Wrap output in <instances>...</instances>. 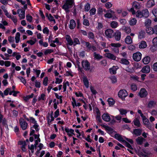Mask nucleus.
Segmentation results:
<instances>
[{"label":"nucleus","mask_w":157,"mask_h":157,"mask_svg":"<svg viewBox=\"0 0 157 157\" xmlns=\"http://www.w3.org/2000/svg\"><path fill=\"white\" fill-rule=\"evenodd\" d=\"M123 30L127 33H129L131 32V29L129 27L124 26L123 27Z\"/></svg>","instance_id":"33"},{"label":"nucleus","mask_w":157,"mask_h":157,"mask_svg":"<svg viewBox=\"0 0 157 157\" xmlns=\"http://www.w3.org/2000/svg\"><path fill=\"white\" fill-rule=\"evenodd\" d=\"M27 20L29 21L30 22H31L32 21L33 17H32L29 15V14H28L26 16Z\"/></svg>","instance_id":"51"},{"label":"nucleus","mask_w":157,"mask_h":157,"mask_svg":"<svg viewBox=\"0 0 157 157\" xmlns=\"http://www.w3.org/2000/svg\"><path fill=\"white\" fill-rule=\"evenodd\" d=\"M88 36L89 38L93 39L94 38V34L92 32H89L88 33Z\"/></svg>","instance_id":"55"},{"label":"nucleus","mask_w":157,"mask_h":157,"mask_svg":"<svg viewBox=\"0 0 157 157\" xmlns=\"http://www.w3.org/2000/svg\"><path fill=\"white\" fill-rule=\"evenodd\" d=\"M117 18L115 12L111 9L109 10V18L115 20Z\"/></svg>","instance_id":"7"},{"label":"nucleus","mask_w":157,"mask_h":157,"mask_svg":"<svg viewBox=\"0 0 157 157\" xmlns=\"http://www.w3.org/2000/svg\"><path fill=\"white\" fill-rule=\"evenodd\" d=\"M118 23L116 21H112L110 23V26L113 29L116 28L118 26Z\"/></svg>","instance_id":"28"},{"label":"nucleus","mask_w":157,"mask_h":157,"mask_svg":"<svg viewBox=\"0 0 157 157\" xmlns=\"http://www.w3.org/2000/svg\"><path fill=\"white\" fill-rule=\"evenodd\" d=\"M136 15L137 17L141 18L143 17L142 12L140 10H138L136 12Z\"/></svg>","instance_id":"37"},{"label":"nucleus","mask_w":157,"mask_h":157,"mask_svg":"<svg viewBox=\"0 0 157 157\" xmlns=\"http://www.w3.org/2000/svg\"><path fill=\"white\" fill-rule=\"evenodd\" d=\"M140 117L136 118L134 119L133 121V123L134 125L137 127H140L141 125V124L140 121Z\"/></svg>","instance_id":"10"},{"label":"nucleus","mask_w":157,"mask_h":157,"mask_svg":"<svg viewBox=\"0 0 157 157\" xmlns=\"http://www.w3.org/2000/svg\"><path fill=\"white\" fill-rule=\"evenodd\" d=\"M153 69L155 71H157V62L154 63L153 65Z\"/></svg>","instance_id":"64"},{"label":"nucleus","mask_w":157,"mask_h":157,"mask_svg":"<svg viewBox=\"0 0 157 157\" xmlns=\"http://www.w3.org/2000/svg\"><path fill=\"white\" fill-rule=\"evenodd\" d=\"M53 52V51L52 49H47L44 52V54L46 55L48 53H50Z\"/></svg>","instance_id":"54"},{"label":"nucleus","mask_w":157,"mask_h":157,"mask_svg":"<svg viewBox=\"0 0 157 157\" xmlns=\"http://www.w3.org/2000/svg\"><path fill=\"white\" fill-rule=\"evenodd\" d=\"M30 122L33 124H37V121L33 117H30Z\"/></svg>","instance_id":"49"},{"label":"nucleus","mask_w":157,"mask_h":157,"mask_svg":"<svg viewBox=\"0 0 157 157\" xmlns=\"http://www.w3.org/2000/svg\"><path fill=\"white\" fill-rule=\"evenodd\" d=\"M82 137L88 142H91L92 140L90 138V136L88 135L86 138L85 137L84 135L82 136Z\"/></svg>","instance_id":"43"},{"label":"nucleus","mask_w":157,"mask_h":157,"mask_svg":"<svg viewBox=\"0 0 157 157\" xmlns=\"http://www.w3.org/2000/svg\"><path fill=\"white\" fill-rule=\"evenodd\" d=\"M83 25H86V26H89V21L88 20L86 19H84V20L83 23Z\"/></svg>","instance_id":"62"},{"label":"nucleus","mask_w":157,"mask_h":157,"mask_svg":"<svg viewBox=\"0 0 157 157\" xmlns=\"http://www.w3.org/2000/svg\"><path fill=\"white\" fill-rule=\"evenodd\" d=\"M20 124L22 130H25L28 126V123L22 118H20L19 120Z\"/></svg>","instance_id":"3"},{"label":"nucleus","mask_w":157,"mask_h":157,"mask_svg":"<svg viewBox=\"0 0 157 157\" xmlns=\"http://www.w3.org/2000/svg\"><path fill=\"white\" fill-rule=\"evenodd\" d=\"M147 91L144 88H141L139 93V95L142 98L145 97L147 95Z\"/></svg>","instance_id":"6"},{"label":"nucleus","mask_w":157,"mask_h":157,"mask_svg":"<svg viewBox=\"0 0 157 157\" xmlns=\"http://www.w3.org/2000/svg\"><path fill=\"white\" fill-rule=\"evenodd\" d=\"M146 31L147 33L149 34H152L154 33L153 28L150 27L146 28Z\"/></svg>","instance_id":"29"},{"label":"nucleus","mask_w":157,"mask_h":157,"mask_svg":"<svg viewBox=\"0 0 157 157\" xmlns=\"http://www.w3.org/2000/svg\"><path fill=\"white\" fill-rule=\"evenodd\" d=\"M150 60V58L149 56H147L144 58L143 59V62L144 64H148Z\"/></svg>","instance_id":"24"},{"label":"nucleus","mask_w":157,"mask_h":157,"mask_svg":"<svg viewBox=\"0 0 157 157\" xmlns=\"http://www.w3.org/2000/svg\"><path fill=\"white\" fill-rule=\"evenodd\" d=\"M125 42L127 44H130L132 42V40L131 36H126L125 39Z\"/></svg>","instance_id":"16"},{"label":"nucleus","mask_w":157,"mask_h":157,"mask_svg":"<svg viewBox=\"0 0 157 157\" xmlns=\"http://www.w3.org/2000/svg\"><path fill=\"white\" fill-rule=\"evenodd\" d=\"M39 125L37 124H34L33 126V128H34L36 131H38L39 130Z\"/></svg>","instance_id":"50"},{"label":"nucleus","mask_w":157,"mask_h":157,"mask_svg":"<svg viewBox=\"0 0 157 157\" xmlns=\"http://www.w3.org/2000/svg\"><path fill=\"white\" fill-rule=\"evenodd\" d=\"M48 19L49 20V21H53L55 23H56L55 20L54 19V18L53 16H52L51 14H49V17H48Z\"/></svg>","instance_id":"57"},{"label":"nucleus","mask_w":157,"mask_h":157,"mask_svg":"<svg viewBox=\"0 0 157 157\" xmlns=\"http://www.w3.org/2000/svg\"><path fill=\"white\" fill-rule=\"evenodd\" d=\"M114 36L116 40L117 41L119 40L121 38V33L119 31H117L114 33Z\"/></svg>","instance_id":"8"},{"label":"nucleus","mask_w":157,"mask_h":157,"mask_svg":"<svg viewBox=\"0 0 157 157\" xmlns=\"http://www.w3.org/2000/svg\"><path fill=\"white\" fill-rule=\"evenodd\" d=\"M151 20L148 19H147L145 23V25L146 26V28L149 27L151 26Z\"/></svg>","instance_id":"23"},{"label":"nucleus","mask_w":157,"mask_h":157,"mask_svg":"<svg viewBox=\"0 0 157 157\" xmlns=\"http://www.w3.org/2000/svg\"><path fill=\"white\" fill-rule=\"evenodd\" d=\"M152 13L155 17H157V9H154L152 11Z\"/></svg>","instance_id":"56"},{"label":"nucleus","mask_w":157,"mask_h":157,"mask_svg":"<svg viewBox=\"0 0 157 157\" xmlns=\"http://www.w3.org/2000/svg\"><path fill=\"white\" fill-rule=\"evenodd\" d=\"M110 45L112 47H120L121 46L119 43H111Z\"/></svg>","instance_id":"46"},{"label":"nucleus","mask_w":157,"mask_h":157,"mask_svg":"<svg viewBox=\"0 0 157 157\" xmlns=\"http://www.w3.org/2000/svg\"><path fill=\"white\" fill-rule=\"evenodd\" d=\"M143 17H147L149 15V12L147 9H145L143 10L142 11Z\"/></svg>","instance_id":"15"},{"label":"nucleus","mask_w":157,"mask_h":157,"mask_svg":"<svg viewBox=\"0 0 157 157\" xmlns=\"http://www.w3.org/2000/svg\"><path fill=\"white\" fill-rule=\"evenodd\" d=\"M94 58L96 59L99 60L101 59L103 57L99 54H97L96 52H94L93 53Z\"/></svg>","instance_id":"25"},{"label":"nucleus","mask_w":157,"mask_h":157,"mask_svg":"<svg viewBox=\"0 0 157 157\" xmlns=\"http://www.w3.org/2000/svg\"><path fill=\"white\" fill-rule=\"evenodd\" d=\"M20 33L18 32L17 33L15 37L16 43H18L19 42L20 40Z\"/></svg>","instance_id":"36"},{"label":"nucleus","mask_w":157,"mask_h":157,"mask_svg":"<svg viewBox=\"0 0 157 157\" xmlns=\"http://www.w3.org/2000/svg\"><path fill=\"white\" fill-rule=\"evenodd\" d=\"M73 1V0H66V3L69 6H71L72 5Z\"/></svg>","instance_id":"38"},{"label":"nucleus","mask_w":157,"mask_h":157,"mask_svg":"<svg viewBox=\"0 0 157 157\" xmlns=\"http://www.w3.org/2000/svg\"><path fill=\"white\" fill-rule=\"evenodd\" d=\"M153 43L154 45H157V36L153 38L152 40Z\"/></svg>","instance_id":"63"},{"label":"nucleus","mask_w":157,"mask_h":157,"mask_svg":"<svg viewBox=\"0 0 157 157\" xmlns=\"http://www.w3.org/2000/svg\"><path fill=\"white\" fill-rule=\"evenodd\" d=\"M118 69V66H113L112 68L109 69V72L112 74H115L116 73L117 70Z\"/></svg>","instance_id":"11"},{"label":"nucleus","mask_w":157,"mask_h":157,"mask_svg":"<svg viewBox=\"0 0 157 157\" xmlns=\"http://www.w3.org/2000/svg\"><path fill=\"white\" fill-rule=\"evenodd\" d=\"M66 39L68 43L70 45H72L73 44V42L71 39V37L68 35L66 36Z\"/></svg>","instance_id":"19"},{"label":"nucleus","mask_w":157,"mask_h":157,"mask_svg":"<svg viewBox=\"0 0 157 157\" xmlns=\"http://www.w3.org/2000/svg\"><path fill=\"white\" fill-rule=\"evenodd\" d=\"M131 89L133 91H136L137 89V86L135 83H132L131 85Z\"/></svg>","instance_id":"35"},{"label":"nucleus","mask_w":157,"mask_h":157,"mask_svg":"<svg viewBox=\"0 0 157 157\" xmlns=\"http://www.w3.org/2000/svg\"><path fill=\"white\" fill-rule=\"evenodd\" d=\"M133 6L136 9H140L141 7L140 4L136 2H135L133 3Z\"/></svg>","instance_id":"22"},{"label":"nucleus","mask_w":157,"mask_h":157,"mask_svg":"<svg viewBox=\"0 0 157 157\" xmlns=\"http://www.w3.org/2000/svg\"><path fill=\"white\" fill-rule=\"evenodd\" d=\"M155 5V2L154 0H149L147 3L146 6L147 8H151Z\"/></svg>","instance_id":"14"},{"label":"nucleus","mask_w":157,"mask_h":157,"mask_svg":"<svg viewBox=\"0 0 157 157\" xmlns=\"http://www.w3.org/2000/svg\"><path fill=\"white\" fill-rule=\"evenodd\" d=\"M82 66L84 69L86 71L90 70L91 72L92 70L90 69V63L87 60H83L82 62Z\"/></svg>","instance_id":"2"},{"label":"nucleus","mask_w":157,"mask_h":157,"mask_svg":"<svg viewBox=\"0 0 157 157\" xmlns=\"http://www.w3.org/2000/svg\"><path fill=\"white\" fill-rule=\"evenodd\" d=\"M109 133L112 136H113L114 135L115 138L120 141L122 142H125L122 137V136L118 133H116L114 129L109 127Z\"/></svg>","instance_id":"1"},{"label":"nucleus","mask_w":157,"mask_h":157,"mask_svg":"<svg viewBox=\"0 0 157 157\" xmlns=\"http://www.w3.org/2000/svg\"><path fill=\"white\" fill-rule=\"evenodd\" d=\"M137 22V20L135 18H132L129 21V24L131 26L135 25Z\"/></svg>","instance_id":"26"},{"label":"nucleus","mask_w":157,"mask_h":157,"mask_svg":"<svg viewBox=\"0 0 157 157\" xmlns=\"http://www.w3.org/2000/svg\"><path fill=\"white\" fill-rule=\"evenodd\" d=\"M145 140V139L141 136L138 137L136 140L137 144L140 145H142Z\"/></svg>","instance_id":"12"},{"label":"nucleus","mask_w":157,"mask_h":157,"mask_svg":"<svg viewBox=\"0 0 157 157\" xmlns=\"http://www.w3.org/2000/svg\"><path fill=\"white\" fill-rule=\"evenodd\" d=\"M90 5L89 4L87 3L85 6V11H88L90 10Z\"/></svg>","instance_id":"53"},{"label":"nucleus","mask_w":157,"mask_h":157,"mask_svg":"<svg viewBox=\"0 0 157 157\" xmlns=\"http://www.w3.org/2000/svg\"><path fill=\"white\" fill-rule=\"evenodd\" d=\"M142 132V130L140 129H135L133 131V133L136 136H140Z\"/></svg>","instance_id":"21"},{"label":"nucleus","mask_w":157,"mask_h":157,"mask_svg":"<svg viewBox=\"0 0 157 157\" xmlns=\"http://www.w3.org/2000/svg\"><path fill=\"white\" fill-rule=\"evenodd\" d=\"M116 56L113 54L109 53V58L112 60H115L116 59Z\"/></svg>","instance_id":"39"},{"label":"nucleus","mask_w":157,"mask_h":157,"mask_svg":"<svg viewBox=\"0 0 157 157\" xmlns=\"http://www.w3.org/2000/svg\"><path fill=\"white\" fill-rule=\"evenodd\" d=\"M65 130L67 133L70 132L71 134L75 135V134L74 133V130L72 129L71 128L69 129L68 128H65Z\"/></svg>","instance_id":"30"},{"label":"nucleus","mask_w":157,"mask_h":157,"mask_svg":"<svg viewBox=\"0 0 157 157\" xmlns=\"http://www.w3.org/2000/svg\"><path fill=\"white\" fill-rule=\"evenodd\" d=\"M115 103V101L112 98H109V105L110 106L113 105Z\"/></svg>","instance_id":"47"},{"label":"nucleus","mask_w":157,"mask_h":157,"mask_svg":"<svg viewBox=\"0 0 157 157\" xmlns=\"http://www.w3.org/2000/svg\"><path fill=\"white\" fill-rule=\"evenodd\" d=\"M90 89L91 92L93 94H95L96 93H97L96 91L94 89V87H93L92 86H90Z\"/></svg>","instance_id":"60"},{"label":"nucleus","mask_w":157,"mask_h":157,"mask_svg":"<svg viewBox=\"0 0 157 157\" xmlns=\"http://www.w3.org/2000/svg\"><path fill=\"white\" fill-rule=\"evenodd\" d=\"M18 78L20 79L21 82L23 83L24 84L26 83V81L25 79L23 77H18Z\"/></svg>","instance_id":"61"},{"label":"nucleus","mask_w":157,"mask_h":157,"mask_svg":"<svg viewBox=\"0 0 157 157\" xmlns=\"http://www.w3.org/2000/svg\"><path fill=\"white\" fill-rule=\"evenodd\" d=\"M114 33L113 30L109 29V38H111L113 37L114 36Z\"/></svg>","instance_id":"32"},{"label":"nucleus","mask_w":157,"mask_h":157,"mask_svg":"<svg viewBox=\"0 0 157 157\" xmlns=\"http://www.w3.org/2000/svg\"><path fill=\"white\" fill-rule=\"evenodd\" d=\"M119 62L121 64L126 65H128L129 63V62L127 59L124 58L121 59Z\"/></svg>","instance_id":"18"},{"label":"nucleus","mask_w":157,"mask_h":157,"mask_svg":"<svg viewBox=\"0 0 157 157\" xmlns=\"http://www.w3.org/2000/svg\"><path fill=\"white\" fill-rule=\"evenodd\" d=\"M80 41L77 38H75L74 39L73 44L75 46L76 44H79Z\"/></svg>","instance_id":"42"},{"label":"nucleus","mask_w":157,"mask_h":157,"mask_svg":"<svg viewBox=\"0 0 157 157\" xmlns=\"http://www.w3.org/2000/svg\"><path fill=\"white\" fill-rule=\"evenodd\" d=\"M76 26V23L74 20H71L70 21L69 28L71 29H74Z\"/></svg>","instance_id":"20"},{"label":"nucleus","mask_w":157,"mask_h":157,"mask_svg":"<svg viewBox=\"0 0 157 157\" xmlns=\"http://www.w3.org/2000/svg\"><path fill=\"white\" fill-rule=\"evenodd\" d=\"M21 11V13L19 14V17L21 19H24L25 17V11H23L21 9H18L17 10V13L19 14V12Z\"/></svg>","instance_id":"17"},{"label":"nucleus","mask_w":157,"mask_h":157,"mask_svg":"<svg viewBox=\"0 0 157 157\" xmlns=\"http://www.w3.org/2000/svg\"><path fill=\"white\" fill-rule=\"evenodd\" d=\"M145 32L143 31H141L139 32L138 37L139 38L141 39L143 38L145 36Z\"/></svg>","instance_id":"31"},{"label":"nucleus","mask_w":157,"mask_h":157,"mask_svg":"<svg viewBox=\"0 0 157 157\" xmlns=\"http://www.w3.org/2000/svg\"><path fill=\"white\" fill-rule=\"evenodd\" d=\"M18 144L19 145H22V146L27 145L25 141H20L18 142Z\"/></svg>","instance_id":"59"},{"label":"nucleus","mask_w":157,"mask_h":157,"mask_svg":"<svg viewBox=\"0 0 157 157\" xmlns=\"http://www.w3.org/2000/svg\"><path fill=\"white\" fill-rule=\"evenodd\" d=\"M142 54L140 52H136L133 55V59L136 61H140L141 59Z\"/></svg>","instance_id":"5"},{"label":"nucleus","mask_w":157,"mask_h":157,"mask_svg":"<svg viewBox=\"0 0 157 157\" xmlns=\"http://www.w3.org/2000/svg\"><path fill=\"white\" fill-rule=\"evenodd\" d=\"M155 103L153 101H151L149 102L148 106L149 107H155Z\"/></svg>","instance_id":"41"},{"label":"nucleus","mask_w":157,"mask_h":157,"mask_svg":"<svg viewBox=\"0 0 157 157\" xmlns=\"http://www.w3.org/2000/svg\"><path fill=\"white\" fill-rule=\"evenodd\" d=\"M48 81V77H46L44 78L43 81V84L44 85L46 86L47 85Z\"/></svg>","instance_id":"48"},{"label":"nucleus","mask_w":157,"mask_h":157,"mask_svg":"<svg viewBox=\"0 0 157 157\" xmlns=\"http://www.w3.org/2000/svg\"><path fill=\"white\" fill-rule=\"evenodd\" d=\"M83 82L84 85L86 88L89 87V82L86 77H84L83 78Z\"/></svg>","instance_id":"34"},{"label":"nucleus","mask_w":157,"mask_h":157,"mask_svg":"<svg viewBox=\"0 0 157 157\" xmlns=\"http://www.w3.org/2000/svg\"><path fill=\"white\" fill-rule=\"evenodd\" d=\"M127 95L128 93L124 89L120 90L118 93V96L121 98H124Z\"/></svg>","instance_id":"4"},{"label":"nucleus","mask_w":157,"mask_h":157,"mask_svg":"<svg viewBox=\"0 0 157 157\" xmlns=\"http://www.w3.org/2000/svg\"><path fill=\"white\" fill-rule=\"evenodd\" d=\"M147 46L146 42L145 41H141L140 43L139 47L140 49H143L146 48Z\"/></svg>","instance_id":"13"},{"label":"nucleus","mask_w":157,"mask_h":157,"mask_svg":"<svg viewBox=\"0 0 157 157\" xmlns=\"http://www.w3.org/2000/svg\"><path fill=\"white\" fill-rule=\"evenodd\" d=\"M111 82L113 84H115L117 82V78L115 76H112L109 77Z\"/></svg>","instance_id":"27"},{"label":"nucleus","mask_w":157,"mask_h":157,"mask_svg":"<svg viewBox=\"0 0 157 157\" xmlns=\"http://www.w3.org/2000/svg\"><path fill=\"white\" fill-rule=\"evenodd\" d=\"M71 7V6H69L66 3L64 4L62 7L63 8L65 9L66 11H68V9Z\"/></svg>","instance_id":"45"},{"label":"nucleus","mask_w":157,"mask_h":157,"mask_svg":"<svg viewBox=\"0 0 157 157\" xmlns=\"http://www.w3.org/2000/svg\"><path fill=\"white\" fill-rule=\"evenodd\" d=\"M102 119L104 121H107L106 119L108 118V113H106V114H104L102 116Z\"/></svg>","instance_id":"40"},{"label":"nucleus","mask_w":157,"mask_h":157,"mask_svg":"<svg viewBox=\"0 0 157 157\" xmlns=\"http://www.w3.org/2000/svg\"><path fill=\"white\" fill-rule=\"evenodd\" d=\"M119 111L120 112L121 114L122 115L125 114L127 113V111L126 110L122 109H120Z\"/></svg>","instance_id":"52"},{"label":"nucleus","mask_w":157,"mask_h":157,"mask_svg":"<svg viewBox=\"0 0 157 157\" xmlns=\"http://www.w3.org/2000/svg\"><path fill=\"white\" fill-rule=\"evenodd\" d=\"M143 123L145 125H148L149 124V121L146 117H145L143 119Z\"/></svg>","instance_id":"44"},{"label":"nucleus","mask_w":157,"mask_h":157,"mask_svg":"<svg viewBox=\"0 0 157 157\" xmlns=\"http://www.w3.org/2000/svg\"><path fill=\"white\" fill-rule=\"evenodd\" d=\"M141 71L143 73H149L150 71V66L148 65L145 66L142 68Z\"/></svg>","instance_id":"9"},{"label":"nucleus","mask_w":157,"mask_h":157,"mask_svg":"<svg viewBox=\"0 0 157 157\" xmlns=\"http://www.w3.org/2000/svg\"><path fill=\"white\" fill-rule=\"evenodd\" d=\"M59 110L58 109L54 113V117L55 118L57 117L59 115Z\"/></svg>","instance_id":"58"}]
</instances>
